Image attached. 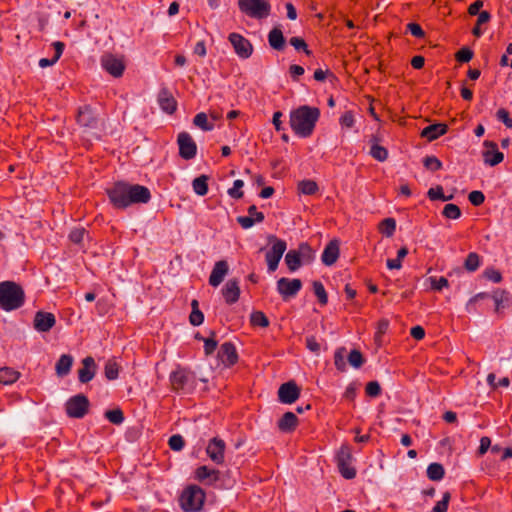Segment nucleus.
<instances>
[{
	"label": "nucleus",
	"instance_id": "obj_1",
	"mask_svg": "<svg viewBox=\"0 0 512 512\" xmlns=\"http://www.w3.org/2000/svg\"><path fill=\"white\" fill-rule=\"evenodd\" d=\"M107 195L115 208L124 209L132 204L147 203L151 199V193L145 186L117 182L107 189Z\"/></svg>",
	"mask_w": 512,
	"mask_h": 512
},
{
	"label": "nucleus",
	"instance_id": "obj_2",
	"mask_svg": "<svg viewBox=\"0 0 512 512\" xmlns=\"http://www.w3.org/2000/svg\"><path fill=\"white\" fill-rule=\"evenodd\" d=\"M320 117L317 107L302 105L290 113V126L294 133L300 137H309Z\"/></svg>",
	"mask_w": 512,
	"mask_h": 512
},
{
	"label": "nucleus",
	"instance_id": "obj_3",
	"mask_svg": "<svg viewBox=\"0 0 512 512\" xmlns=\"http://www.w3.org/2000/svg\"><path fill=\"white\" fill-rule=\"evenodd\" d=\"M24 291L20 285L12 281L0 283V307L6 311L15 310L24 303Z\"/></svg>",
	"mask_w": 512,
	"mask_h": 512
},
{
	"label": "nucleus",
	"instance_id": "obj_4",
	"mask_svg": "<svg viewBox=\"0 0 512 512\" xmlns=\"http://www.w3.org/2000/svg\"><path fill=\"white\" fill-rule=\"evenodd\" d=\"M205 492L196 485L187 487L181 494L180 504L185 512H197L203 507Z\"/></svg>",
	"mask_w": 512,
	"mask_h": 512
},
{
	"label": "nucleus",
	"instance_id": "obj_5",
	"mask_svg": "<svg viewBox=\"0 0 512 512\" xmlns=\"http://www.w3.org/2000/svg\"><path fill=\"white\" fill-rule=\"evenodd\" d=\"M239 10L253 19H265L271 14L269 0H238Z\"/></svg>",
	"mask_w": 512,
	"mask_h": 512
},
{
	"label": "nucleus",
	"instance_id": "obj_6",
	"mask_svg": "<svg viewBox=\"0 0 512 512\" xmlns=\"http://www.w3.org/2000/svg\"><path fill=\"white\" fill-rule=\"evenodd\" d=\"M268 242L272 244V247L267 251L265 259L267 262L268 270L274 272L278 264L286 251V242L282 239L277 238L275 235L268 236Z\"/></svg>",
	"mask_w": 512,
	"mask_h": 512
},
{
	"label": "nucleus",
	"instance_id": "obj_7",
	"mask_svg": "<svg viewBox=\"0 0 512 512\" xmlns=\"http://www.w3.org/2000/svg\"><path fill=\"white\" fill-rule=\"evenodd\" d=\"M90 403L88 398L83 394L72 396L65 403V411L68 417L81 419L89 411Z\"/></svg>",
	"mask_w": 512,
	"mask_h": 512
},
{
	"label": "nucleus",
	"instance_id": "obj_8",
	"mask_svg": "<svg viewBox=\"0 0 512 512\" xmlns=\"http://www.w3.org/2000/svg\"><path fill=\"white\" fill-rule=\"evenodd\" d=\"M336 460L339 472L345 479H353L356 476L355 468L350 465L352 451L349 445L341 446L337 453Z\"/></svg>",
	"mask_w": 512,
	"mask_h": 512
},
{
	"label": "nucleus",
	"instance_id": "obj_9",
	"mask_svg": "<svg viewBox=\"0 0 512 512\" xmlns=\"http://www.w3.org/2000/svg\"><path fill=\"white\" fill-rule=\"evenodd\" d=\"M225 449V441L219 437H214L208 442L206 447V454L212 462L220 465L225 461Z\"/></svg>",
	"mask_w": 512,
	"mask_h": 512
},
{
	"label": "nucleus",
	"instance_id": "obj_10",
	"mask_svg": "<svg viewBox=\"0 0 512 512\" xmlns=\"http://www.w3.org/2000/svg\"><path fill=\"white\" fill-rule=\"evenodd\" d=\"M101 65L113 77L122 76L125 70V63L123 57H118L111 53L105 54L101 57Z\"/></svg>",
	"mask_w": 512,
	"mask_h": 512
},
{
	"label": "nucleus",
	"instance_id": "obj_11",
	"mask_svg": "<svg viewBox=\"0 0 512 512\" xmlns=\"http://www.w3.org/2000/svg\"><path fill=\"white\" fill-rule=\"evenodd\" d=\"M177 143L179 146V155L183 159L190 160L196 156L197 145L189 133H179Z\"/></svg>",
	"mask_w": 512,
	"mask_h": 512
},
{
	"label": "nucleus",
	"instance_id": "obj_12",
	"mask_svg": "<svg viewBox=\"0 0 512 512\" xmlns=\"http://www.w3.org/2000/svg\"><path fill=\"white\" fill-rule=\"evenodd\" d=\"M228 39L239 57L247 59L252 55L253 46L248 39L238 33H231Z\"/></svg>",
	"mask_w": 512,
	"mask_h": 512
},
{
	"label": "nucleus",
	"instance_id": "obj_13",
	"mask_svg": "<svg viewBox=\"0 0 512 512\" xmlns=\"http://www.w3.org/2000/svg\"><path fill=\"white\" fill-rule=\"evenodd\" d=\"M302 288L300 279L280 278L277 281V291L284 300L294 297Z\"/></svg>",
	"mask_w": 512,
	"mask_h": 512
},
{
	"label": "nucleus",
	"instance_id": "obj_14",
	"mask_svg": "<svg viewBox=\"0 0 512 512\" xmlns=\"http://www.w3.org/2000/svg\"><path fill=\"white\" fill-rule=\"evenodd\" d=\"M300 396V389L294 381L282 384L278 390L280 402L285 404L294 403Z\"/></svg>",
	"mask_w": 512,
	"mask_h": 512
},
{
	"label": "nucleus",
	"instance_id": "obj_15",
	"mask_svg": "<svg viewBox=\"0 0 512 512\" xmlns=\"http://www.w3.org/2000/svg\"><path fill=\"white\" fill-rule=\"evenodd\" d=\"M485 150L482 153L485 164L490 166H496L501 163L504 159L502 152L498 150V146L493 141L486 140L484 142Z\"/></svg>",
	"mask_w": 512,
	"mask_h": 512
},
{
	"label": "nucleus",
	"instance_id": "obj_16",
	"mask_svg": "<svg viewBox=\"0 0 512 512\" xmlns=\"http://www.w3.org/2000/svg\"><path fill=\"white\" fill-rule=\"evenodd\" d=\"M55 316L50 312L38 311L34 317V328L39 332H48L55 325Z\"/></svg>",
	"mask_w": 512,
	"mask_h": 512
},
{
	"label": "nucleus",
	"instance_id": "obj_17",
	"mask_svg": "<svg viewBox=\"0 0 512 512\" xmlns=\"http://www.w3.org/2000/svg\"><path fill=\"white\" fill-rule=\"evenodd\" d=\"M218 357L225 366H233L238 361V354L234 344L225 342L218 351Z\"/></svg>",
	"mask_w": 512,
	"mask_h": 512
},
{
	"label": "nucleus",
	"instance_id": "obj_18",
	"mask_svg": "<svg viewBox=\"0 0 512 512\" xmlns=\"http://www.w3.org/2000/svg\"><path fill=\"white\" fill-rule=\"evenodd\" d=\"M83 367L78 371V378L81 383L91 381L96 373V364L93 357L88 356L82 360Z\"/></svg>",
	"mask_w": 512,
	"mask_h": 512
},
{
	"label": "nucleus",
	"instance_id": "obj_19",
	"mask_svg": "<svg viewBox=\"0 0 512 512\" xmlns=\"http://www.w3.org/2000/svg\"><path fill=\"white\" fill-rule=\"evenodd\" d=\"M228 269L229 267L225 260L216 262L209 277V284L213 287L219 286L228 273Z\"/></svg>",
	"mask_w": 512,
	"mask_h": 512
},
{
	"label": "nucleus",
	"instance_id": "obj_20",
	"mask_svg": "<svg viewBox=\"0 0 512 512\" xmlns=\"http://www.w3.org/2000/svg\"><path fill=\"white\" fill-rule=\"evenodd\" d=\"M77 122L83 127L93 128L97 124V118L92 108L88 105H85L78 110L77 114Z\"/></svg>",
	"mask_w": 512,
	"mask_h": 512
},
{
	"label": "nucleus",
	"instance_id": "obj_21",
	"mask_svg": "<svg viewBox=\"0 0 512 512\" xmlns=\"http://www.w3.org/2000/svg\"><path fill=\"white\" fill-rule=\"evenodd\" d=\"M340 249L338 240H331L322 253V262L327 265H333L339 257Z\"/></svg>",
	"mask_w": 512,
	"mask_h": 512
},
{
	"label": "nucleus",
	"instance_id": "obj_22",
	"mask_svg": "<svg viewBox=\"0 0 512 512\" xmlns=\"http://www.w3.org/2000/svg\"><path fill=\"white\" fill-rule=\"evenodd\" d=\"M223 297L227 304H233L238 301L240 288L237 280H229L222 289Z\"/></svg>",
	"mask_w": 512,
	"mask_h": 512
},
{
	"label": "nucleus",
	"instance_id": "obj_23",
	"mask_svg": "<svg viewBox=\"0 0 512 512\" xmlns=\"http://www.w3.org/2000/svg\"><path fill=\"white\" fill-rule=\"evenodd\" d=\"M158 102L162 110L169 114L175 112L177 108V102L175 98L167 89H162L159 92Z\"/></svg>",
	"mask_w": 512,
	"mask_h": 512
},
{
	"label": "nucleus",
	"instance_id": "obj_24",
	"mask_svg": "<svg viewBox=\"0 0 512 512\" xmlns=\"http://www.w3.org/2000/svg\"><path fill=\"white\" fill-rule=\"evenodd\" d=\"M448 126L443 123H436L425 127L421 131V137L426 138L428 141L436 140L438 137L446 134Z\"/></svg>",
	"mask_w": 512,
	"mask_h": 512
},
{
	"label": "nucleus",
	"instance_id": "obj_25",
	"mask_svg": "<svg viewBox=\"0 0 512 512\" xmlns=\"http://www.w3.org/2000/svg\"><path fill=\"white\" fill-rule=\"evenodd\" d=\"M277 426L281 432H293L298 426V418L293 412H286L278 420Z\"/></svg>",
	"mask_w": 512,
	"mask_h": 512
},
{
	"label": "nucleus",
	"instance_id": "obj_26",
	"mask_svg": "<svg viewBox=\"0 0 512 512\" xmlns=\"http://www.w3.org/2000/svg\"><path fill=\"white\" fill-rule=\"evenodd\" d=\"M195 477L200 482L206 481L207 483L212 484L219 480V471L203 465L196 469Z\"/></svg>",
	"mask_w": 512,
	"mask_h": 512
},
{
	"label": "nucleus",
	"instance_id": "obj_27",
	"mask_svg": "<svg viewBox=\"0 0 512 512\" xmlns=\"http://www.w3.org/2000/svg\"><path fill=\"white\" fill-rule=\"evenodd\" d=\"M73 362L74 358L70 354L61 355L55 364L56 375L61 378L67 376L71 371Z\"/></svg>",
	"mask_w": 512,
	"mask_h": 512
},
{
	"label": "nucleus",
	"instance_id": "obj_28",
	"mask_svg": "<svg viewBox=\"0 0 512 512\" xmlns=\"http://www.w3.org/2000/svg\"><path fill=\"white\" fill-rule=\"evenodd\" d=\"M189 376L185 370H176L170 376L171 387L174 391H182L185 389Z\"/></svg>",
	"mask_w": 512,
	"mask_h": 512
},
{
	"label": "nucleus",
	"instance_id": "obj_29",
	"mask_svg": "<svg viewBox=\"0 0 512 512\" xmlns=\"http://www.w3.org/2000/svg\"><path fill=\"white\" fill-rule=\"evenodd\" d=\"M370 143V155L380 162L385 161L388 158V151L385 147L379 144V138L376 135H372Z\"/></svg>",
	"mask_w": 512,
	"mask_h": 512
},
{
	"label": "nucleus",
	"instance_id": "obj_30",
	"mask_svg": "<svg viewBox=\"0 0 512 512\" xmlns=\"http://www.w3.org/2000/svg\"><path fill=\"white\" fill-rule=\"evenodd\" d=\"M268 42L271 48L277 51H282L285 47V38L282 31L275 27L268 34Z\"/></svg>",
	"mask_w": 512,
	"mask_h": 512
},
{
	"label": "nucleus",
	"instance_id": "obj_31",
	"mask_svg": "<svg viewBox=\"0 0 512 512\" xmlns=\"http://www.w3.org/2000/svg\"><path fill=\"white\" fill-rule=\"evenodd\" d=\"M52 46L55 50L54 57L52 59H48V58L40 59L39 66L41 68H46L48 66L54 65L60 59V57L64 51V47H65L64 43L60 42V41L53 42Z\"/></svg>",
	"mask_w": 512,
	"mask_h": 512
},
{
	"label": "nucleus",
	"instance_id": "obj_32",
	"mask_svg": "<svg viewBox=\"0 0 512 512\" xmlns=\"http://www.w3.org/2000/svg\"><path fill=\"white\" fill-rule=\"evenodd\" d=\"M20 375V372L11 367H2L0 368V383L11 385L19 379Z\"/></svg>",
	"mask_w": 512,
	"mask_h": 512
},
{
	"label": "nucleus",
	"instance_id": "obj_33",
	"mask_svg": "<svg viewBox=\"0 0 512 512\" xmlns=\"http://www.w3.org/2000/svg\"><path fill=\"white\" fill-rule=\"evenodd\" d=\"M285 263L289 269V271L294 272L298 270L303 262L300 259L299 254L295 249L289 250L285 255Z\"/></svg>",
	"mask_w": 512,
	"mask_h": 512
},
{
	"label": "nucleus",
	"instance_id": "obj_34",
	"mask_svg": "<svg viewBox=\"0 0 512 512\" xmlns=\"http://www.w3.org/2000/svg\"><path fill=\"white\" fill-rule=\"evenodd\" d=\"M208 176L201 175L192 182L194 192L199 196H204L208 192Z\"/></svg>",
	"mask_w": 512,
	"mask_h": 512
},
{
	"label": "nucleus",
	"instance_id": "obj_35",
	"mask_svg": "<svg viewBox=\"0 0 512 512\" xmlns=\"http://www.w3.org/2000/svg\"><path fill=\"white\" fill-rule=\"evenodd\" d=\"M300 256L303 264H309L314 260L315 253L307 243H301L298 249H295Z\"/></svg>",
	"mask_w": 512,
	"mask_h": 512
},
{
	"label": "nucleus",
	"instance_id": "obj_36",
	"mask_svg": "<svg viewBox=\"0 0 512 512\" xmlns=\"http://www.w3.org/2000/svg\"><path fill=\"white\" fill-rule=\"evenodd\" d=\"M445 471L441 464L431 463L427 468V476L432 481H439L444 477Z\"/></svg>",
	"mask_w": 512,
	"mask_h": 512
},
{
	"label": "nucleus",
	"instance_id": "obj_37",
	"mask_svg": "<svg viewBox=\"0 0 512 512\" xmlns=\"http://www.w3.org/2000/svg\"><path fill=\"white\" fill-rule=\"evenodd\" d=\"M492 298L495 302V311L498 313L504 307L503 304L509 301V293L502 289H496L492 294Z\"/></svg>",
	"mask_w": 512,
	"mask_h": 512
},
{
	"label": "nucleus",
	"instance_id": "obj_38",
	"mask_svg": "<svg viewBox=\"0 0 512 512\" xmlns=\"http://www.w3.org/2000/svg\"><path fill=\"white\" fill-rule=\"evenodd\" d=\"M298 191L305 195H314L319 187L318 184L313 180H302L298 183Z\"/></svg>",
	"mask_w": 512,
	"mask_h": 512
},
{
	"label": "nucleus",
	"instance_id": "obj_39",
	"mask_svg": "<svg viewBox=\"0 0 512 512\" xmlns=\"http://www.w3.org/2000/svg\"><path fill=\"white\" fill-rule=\"evenodd\" d=\"M396 229V221L394 218H385L379 224V231L387 237H391Z\"/></svg>",
	"mask_w": 512,
	"mask_h": 512
},
{
	"label": "nucleus",
	"instance_id": "obj_40",
	"mask_svg": "<svg viewBox=\"0 0 512 512\" xmlns=\"http://www.w3.org/2000/svg\"><path fill=\"white\" fill-rule=\"evenodd\" d=\"M480 263V256L476 252H471L464 261V268L468 272H474L479 268Z\"/></svg>",
	"mask_w": 512,
	"mask_h": 512
},
{
	"label": "nucleus",
	"instance_id": "obj_41",
	"mask_svg": "<svg viewBox=\"0 0 512 512\" xmlns=\"http://www.w3.org/2000/svg\"><path fill=\"white\" fill-rule=\"evenodd\" d=\"M250 323L252 326H259L266 328L269 326V320L262 311H255L250 316Z\"/></svg>",
	"mask_w": 512,
	"mask_h": 512
},
{
	"label": "nucleus",
	"instance_id": "obj_42",
	"mask_svg": "<svg viewBox=\"0 0 512 512\" xmlns=\"http://www.w3.org/2000/svg\"><path fill=\"white\" fill-rule=\"evenodd\" d=\"M313 291L315 296L317 297L319 303L324 306L328 302V295L324 288V285L320 281L313 282Z\"/></svg>",
	"mask_w": 512,
	"mask_h": 512
},
{
	"label": "nucleus",
	"instance_id": "obj_43",
	"mask_svg": "<svg viewBox=\"0 0 512 512\" xmlns=\"http://www.w3.org/2000/svg\"><path fill=\"white\" fill-rule=\"evenodd\" d=\"M105 376L108 380H115L119 375V366L114 360H108L104 368Z\"/></svg>",
	"mask_w": 512,
	"mask_h": 512
},
{
	"label": "nucleus",
	"instance_id": "obj_44",
	"mask_svg": "<svg viewBox=\"0 0 512 512\" xmlns=\"http://www.w3.org/2000/svg\"><path fill=\"white\" fill-rule=\"evenodd\" d=\"M444 217L448 219H458L461 217V210L456 204H446L442 211Z\"/></svg>",
	"mask_w": 512,
	"mask_h": 512
},
{
	"label": "nucleus",
	"instance_id": "obj_45",
	"mask_svg": "<svg viewBox=\"0 0 512 512\" xmlns=\"http://www.w3.org/2000/svg\"><path fill=\"white\" fill-rule=\"evenodd\" d=\"M193 123L204 131H210L213 129V125L208 123L207 115L204 112L198 113L194 117Z\"/></svg>",
	"mask_w": 512,
	"mask_h": 512
},
{
	"label": "nucleus",
	"instance_id": "obj_46",
	"mask_svg": "<svg viewBox=\"0 0 512 512\" xmlns=\"http://www.w3.org/2000/svg\"><path fill=\"white\" fill-rule=\"evenodd\" d=\"M105 417L113 424L120 425L124 421V415L121 409L107 410Z\"/></svg>",
	"mask_w": 512,
	"mask_h": 512
},
{
	"label": "nucleus",
	"instance_id": "obj_47",
	"mask_svg": "<svg viewBox=\"0 0 512 512\" xmlns=\"http://www.w3.org/2000/svg\"><path fill=\"white\" fill-rule=\"evenodd\" d=\"M348 362L354 368H360L364 363V358L359 350H352L348 355Z\"/></svg>",
	"mask_w": 512,
	"mask_h": 512
},
{
	"label": "nucleus",
	"instance_id": "obj_48",
	"mask_svg": "<svg viewBox=\"0 0 512 512\" xmlns=\"http://www.w3.org/2000/svg\"><path fill=\"white\" fill-rule=\"evenodd\" d=\"M423 165L431 171H438L442 168V162L435 156H427L423 160Z\"/></svg>",
	"mask_w": 512,
	"mask_h": 512
},
{
	"label": "nucleus",
	"instance_id": "obj_49",
	"mask_svg": "<svg viewBox=\"0 0 512 512\" xmlns=\"http://www.w3.org/2000/svg\"><path fill=\"white\" fill-rule=\"evenodd\" d=\"M428 197L431 199V200H442V201H447V200H450L452 199V195L450 196H445L443 194V188L441 186H437L436 188H430L428 190Z\"/></svg>",
	"mask_w": 512,
	"mask_h": 512
},
{
	"label": "nucleus",
	"instance_id": "obj_50",
	"mask_svg": "<svg viewBox=\"0 0 512 512\" xmlns=\"http://www.w3.org/2000/svg\"><path fill=\"white\" fill-rule=\"evenodd\" d=\"M169 447L174 451H180L185 445L183 437L179 434L172 435L168 441Z\"/></svg>",
	"mask_w": 512,
	"mask_h": 512
},
{
	"label": "nucleus",
	"instance_id": "obj_51",
	"mask_svg": "<svg viewBox=\"0 0 512 512\" xmlns=\"http://www.w3.org/2000/svg\"><path fill=\"white\" fill-rule=\"evenodd\" d=\"M244 186V182L242 180H235L233 183V187L228 190V194L230 197L235 199H240L243 197L242 187Z\"/></svg>",
	"mask_w": 512,
	"mask_h": 512
},
{
	"label": "nucleus",
	"instance_id": "obj_52",
	"mask_svg": "<svg viewBox=\"0 0 512 512\" xmlns=\"http://www.w3.org/2000/svg\"><path fill=\"white\" fill-rule=\"evenodd\" d=\"M451 495L449 492L443 494L442 500L433 507V512H447Z\"/></svg>",
	"mask_w": 512,
	"mask_h": 512
},
{
	"label": "nucleus",
	"instance_id": "obj_53",
	"mask_svg": "<svg viewBox=\"0 0 512 512\" xmlns=\"http://www.w3.org/2000/svg\"><path fill=\"white\" fill-rule=\"evenodd\" d=\"M429 281L431 283V288L435 291H441L443 288H447L449 286V282L445 277H430Z\"/></svg>",
	"mask_w": 512,
	"mask_h": 512
},
{
	"label": "nucleus",
	"instance_id": "obj_54",
	"mask_svg": "<svg viewBox=\"0 0 512 512\" xmlns=\"http://www.w3.org/2000/svg\"><path fill=\"white\" fill-rule=\"evenodd\" d=\"M215 332H211V337L204 339V351L206 355H211L217 348V341L214 339Z\"/></svg>",
	"mask_w": 512,
	"mask_h": 512
},
{
	"label": "nucleus",
	"instance_id": "obj_55",
	"mask_svg": "<svg viewBox=\"0 0 512 512\" xmlns=\"http://www.w3.org/2000/svg\"><path fill=\"white\" fill-rule=\"evenodd\" d=\"M290 44L296 49V50H303L306 55H310L311 51L308 49L306 42L304 39L299 37H292L289 40Z\"/></svg>",
	"mask_w": 512,
	"mask_h": 512
},
{
	"label": "nucleus",
	"instance_id": "obj_56",
	"mask_svg": "<svg viewBox=\"0 0 512 512\" xmlns=\"http://www.w3.org/2000/svg\"><path fill=\"white\" fill-rule=\"evenodd\" d=\"M366 394L370 397H377L381 393L380 384L377 381H370L365 388Z\"/></svg>",
	"mask_w": 512,
	"mask_h": 512
},
{
	"label": "nucleus",
	"instance_id": "obj_57",
	"mask_svg": "<svg viewBox=\"0 0 512 512\" xmlns=\"http://www.w3.org/2000/svg\"><path fill=\"white\" fill-rule=\"evenodd\" d=\"M344 348H340L338 349L336 352H335V355H334V364H335V367L343 372L345 371V368H346V364H345V361H344V356H343V352H344Z\"/></svg>",
	"mask_w": 512,
	"mask_h": 512
},
{
	"label": "nucleus",
	"instance_id": "obj_58",
	"mask_svg": "<svg viewBox=\"0 0 512 512\" xmlns=\"http://www.w3.org/2000/svg\"><path fill=\"white\" fill-rule=\"evenodd\" d=\"M468 199L474 206H480L485 201V196L481 191H472L468 195Z\"/></svg>",
	"mask_w": 512,
	"mask_h": 512
},
{
	"label": "nucleus",
	"instance_id": "obj_59",
	"mask_svg": "<svg viewBox=\"0 0 512 512\" xmlns=\"http://www.w3.org/2000/svg\"><path fill=\"white\" fill-rule=\"evenodd\" d=\"M86 234V230L84 228H75L69 234V238L73 243L80 244L84 236Z\"/></svg>",
	"mask_w": 512,
	"mask_h": 512
},
{
	"label": "nucleus",
	"instance_id": "obj_60",
	"mask_svg": "<svg viewBox=\"0 0 512 512\" xmlns=\"http://www.w3.org/2000/svg\"><path fill=\"white\" fill-rule=\"evenodd\" d=\"M473 57V51L469 48H462L456 53V59L459 62H469Z\"/></svg>",
	"mask_w": 512,
	"mask_h": 512
},
{
	"label": "nucleus",
	"instance_id": "obj_61",
	"mask_svg": "<svg viewBox=\"0 0 512 512\" xmlns=\"http://www.w3.org/2000/svg\"><path fill=\"white\" fill-rule=\"evenodd\" d=\"M497 118L502 121L507 128H512V118L509 116V112L501 108L497 111Z\"/></svg>",
	"mask_w": 512,
	"mask_h": 512
},
{
	"label": "nucleus",
	"instance_id": "obj_62",
	"mask_svg": "<svg viewBox=\"0 0 512 512\" xmlns=\"http://www.w3.org/2000/svg\"><path fill=\"white\" fill-rule=\"evenodd\" d=\"M340 124L343 127L351 128L354 125V115L351 111H346L341 117H340Z\"/></svg>",
	"mask_w": 512,
	"mask_h": 512
},
{
	"label": "nucleus",
	"instance_id": "obj_63",
	"mask_svg": "<svg viewBox=\"0 0 512 512\" xmlns=\"http://www.w3.org/2000/svg\"><path fill=\"white\" fill-rule=\"evenodd\" d=\"M484 276H485L488 280H490V281H492V282H494V283H500V282L502 281V275H501V273H500L498 270H495V269H493V268H491V269H486V270L484 271Z\"/></svg>",
	"mask_w": 512,
	"mask_h": 512
},
{
	"label": "nucleus",
	"instance_id": "obj_64",
	"mask_svg": "<svg viewBox=\"0 0 512 512\" xmlns=\"http://www.w3.org/2000/svg\"><path fill=\"white\" fill-rule=\"evenodd\" d=\"M189 321L193 326H199L204 321V315L200 310L191 311Z\"/></svg>",
	"mask_w": 512,
	"mask_h": 512
}]
</instances>
